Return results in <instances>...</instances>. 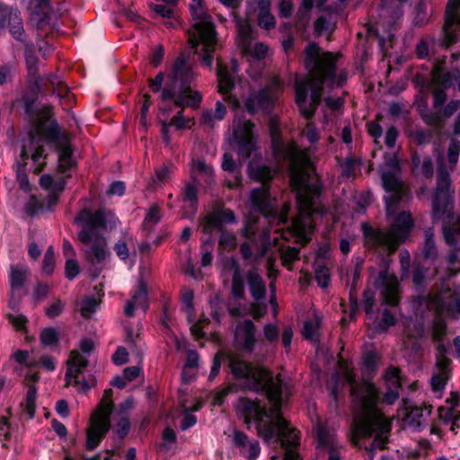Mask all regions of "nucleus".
I'll return each instance as SVG.
<instances>
[{
	"label": "nucleus",
	"mask_w": 460,
	"mask_h": 460,
	"mask_svg": "<svg viewBox=\"0 0 460 460\" xmlns=\"http://www.w3.org/2000/svg\"><path fill=\"white\" fill-rule=\"evenodd\" d=\"M453 84V76L445 72L439 64H435L431 70V78L424 82V86L431 92L433 107L441 108L447 101L446 91Z\"/></svg>",
	"instance_id": "obj_16"
},
{
	"label": "nucleus",
	"mask_w": 460,
	"mask_h": 460,
	"mask_svg": "<svg viewBox=\"0 0 460 460\" xmlns=\"http://www.w3.org/2000/svg\"><path fill=\"white\" fill-rule=\"evenodd\" d=\"M273 423V436L270 442L279 444L286 450L283 460H302L301 456L292 449L300 444L297 432L295 429L289 428L288 422L283 418L281 411L277 414Z\"/></svg>",
	"instance_id": "obj_14"
},
{
	"label": "nucleus",
	"mask_w": 460,
	"mask_h": 460,
	"mask_svg": "<svg viewBox=\"0 0 460 460\" xmlns=\"http://www.w3.org/2000/svg\"><path fill=\"white\" fill-rule=\"evenodd\" d=\"M31 272L28 267L22 264L10 266V289L13 291L20 290L26 283Z\"/></svg>",
	"instance_id": "obj_28"
},
{
	"label": "nucleus",
	"mask_w": 460,
	"mask_h": 460,
	"mask_svg": "<svg viewBox=\"0 0 460 460\" xmlns=\"http://www.w3.org/2000/svg\"><path fill=\"white\" fill-rule=\"evenodd\" d=\"M403 402L406 411L404 416L405 424L410 427L420 428V419L423 416V410L419 407L408 406V402L406 401H404Z\"/></svg>",
	"instance_id": "obj_38"
},
{
	"label": "nucleus",
	"mask_w": 460,
	"mask_h": 460,
	"mask_svg": "<svg viewBox=\"0 0 460 460\" xmlns=\"http://www.w3.org/2000/svg\"><path fill=\"white\" fill-rule=\"evenodd\" d=\"M319 326V322L316 320L314 323L306 321L304 323L303 335L306 340L313 341L315 338L316 331Z\"/></svg>",
	"instance_id": "obj_59"
},
{
	"label": "nucleus",
	"mask_w": 460,
	"mask_h": 460,
	"mask_svg": "<svg viewBox=\"0 0 460 460\" xmlns=\"http://www.w3.org/2000/svg\"><path fill=\"white\" fill-rule=\"evenodd\" d=\"M411 137L418 145H424L431 140L432 133L430 131L417 129L411 133Z\"/></svg>",
	"instance_id": "obj_60"
},
{
	"label": "nucleus",
	"mask_w": 460,
	"mask_h": 460,
	"mask_svg": "<svg viewBox=\"0 0 460 460\" xmlns=\"http://www.w3.org/2000/svg\"><path fill=\"white\" fill-rule=\"evenodd\" d=\"M335 28L336 20L334 19L332 13L323 14L314 22V35L315 37H320L324 32L332 34Z\"/></svg>",
	"instance_id": "obj_33"
},
{
	"label": "nucleus",
	"mask_w": 460,
	"mask_h": 460,
	"mask_svg": "<svg viewBox=\"0 0 460 460\" xmlns=\"http://www.w3.org/2000/svg\"><path fill=\"white\" fill-rule=\"evenodd\" d=\"M307 75L295 82L296 102L306 119L314 117L322 102L323 84L332 85L336 74V57L332 52H322L315 42L304 50Z\"/></svg>",
	"instance_id": "obj_3"
},
{
	"label": "nucleus",
	"mask_w": 460,
	"mask_h": 460,
	"mask_svg": "<svg viewBox=\"0 0 460 460\" xmlns=\"http://www.w3.org/2000/svg\"><path fill=\"white\" fill-rule=\"evenodd\" d=\"M194 73L187 65L186 58L179 57L173 63L172 71L167 75V81L159 95V111L167 114L172 107L198 109L202 102V94L192 89Z\"/></svg>",
	"instance_id": "obj_5"
},
{
	"label": "nucleus",
	"mask_w": 460,
	"mask_h": 460,
	"mask_svg": "<svg viewBox=\"0 0 460 460\" xmlns=\"http://www.w3.org/2000/svg\"><path fill=\"white\" fill-rule=\"evenodd\" d=\"M374 285L380 291L383 304L390 305L398 304V280L394 275L388 272L387 268L379 272Z\"/></svg>",
	"instance_id": "obj_20"
},
{
	"label": "nucleus",
	"mask_w": 460,
	"mask_h": 460,
	"mask_svg": "<svg viewBox=\"0 0 460 460\" xmlns=\"http://www.w3.org/2000/svg\"><path fill=\"white\" fill-rule=\"evenodd\" d=\"M40 380L38 373L27 374L23 380V385L28 387L26 394L25 403L22 402L21 406H24V411L27 412L30 419H33L36 411V397H37V387L35 383Z\"/></svg>",
	"instance_id": "obj_25"
},
{
	"label": "nucleus",
	"mask_w": 460,
	"mask_h": 460,
	"mask_svg": "<svg viewBox=\"0 0 460 460\" xmlns=\"http://www.w3.org/2000/svg\"><path fill=\"white\" fill-rule=\"evenodd\" d=\"M228 367L235 378L243 380V388L265 394L271 402V408L267 409L266 405L261 404L258 399L251 400L243 397L239 399L237 404L238 411L243 416L244 423L250 425L254 420L257 435L266 443H270L273 436V421L281 411L283 390L287 388L281 374L274 377L272 373L262 365L251 363L236 356L229 358Z\"/></svg>",
	"instance_id": "obj_1"
},
{
	"label": "nucleus",
	"mask_w": 460,
	"mask_h": 460,
	"mask_svg": "<svg viewBox=\"0 0 460 460\" xmlns=\"http://www.w3.org/2000/svg\"><path fill=\"white\" fill-rule=\"evenodd\" d=\"M40 12L38 25L43 26L46 24H54L57 20L56 14L50 10L49 0H38Z\"/></svg>",
	"instance_id": "obj_36"
},
{
	"label": "nucleus",
	"mask_w": 460,
	"mask_h": 460,
	"mask_svg": "<svg viewBox=\"0 0 460 460\" xmlns=\"http://www.w3.org/2000/svg\"><path fill=\"white\" fill-rule=\"evenodd\" d=\"M449 375L443 373H438L431 377V386L436 392L441 391L445 388L446 382L448 379Z\"/></svg>",
	"instance_id": "obj_63"
},
{
	"label": "nucleus",
	"mask_w": 460,
	"mask_h": 460,
	"mask_svg": "<svg viewBox=\"0 0 460 460\" xmlns=\"http://www.w3.org/2000/svg\"><path fill=\"white\" fill-rule=\"evenodd\" d=\"M55 253L53 246H49L42 261V272L46 275H51L55 270Z\"/></svg>",
	"instance_id": "obj_46"
},
{
	"label": "nucleus",
	"mask_w": 460,
	"mask_h": 460,
	"mask_svg": "<svg viewBox=\"0 0 460 460\" xmlns=\"http://www.w3.org/2000/svg\"><path fill=\"white\" fill-rule=\"evenodd\" d=\"M258 24L261 28L270 30L276 25L274 16L270 13V8L262 9L257 14Z\"/></svg>",
	"instance_id": "obj_47"
},
{
	"label": "nucleus",
	"mask_w": 460,
	"mask_h": 460,
	"mask_svg": "<svg viewBox=\"0 0 460 460\" xmlns=\"http://www.w3.org/2000/svg\"><path fill=\"white\" fill-rule=\"evenodd\" d=\"M314 274L315 279L321 288H324L329 286L330 273L328 268L325 266H318L315 269Z\"/></svg>",
	"instance_id": "obj_52"
},
{
	"label": "nucleus",
	"mask_w": 460,
	"mask_h": 460,
	"mask_svg": "<svg viewBox=\"0 0 460 460\" xmlns=\"http://www.w3.org/2000/svg\"><path fill=\"white\" fill-rule=\"evenodd\" d=\"M40 340L45 346L57 347L58 345L59 333L55 328H46L41 331Z\"/></svg>",
	"instance_id": "obj_41"
},
{
	"label": "nucleus",
	"mask_w": 460,
	"mask_h": 460,
	"mask_svg": "<svg viewBox=\"0 0 460 460\" xmlns=\"http://www.w3.org/2000/svg\"><path fill=\"white\" fill-rule=\"evenodd\" d=\"M252 21V20H248L247 17H245V19H243L237 15L234 17V22L238 31V36L241 40V44L244 50L249 49L250 41L253 39L252 28L251 25Z\"/></svg>",
	"instance_id": "obj_30"
},
{
	"label": "nucleus",
	"mask_w": 460,
	"mask_h": 460,
	"mask_svg": "<svg viewBox=\"0 0 460 460\" xmlns=\"http://www.w3.org/2000/svg\"><path fill=\"white\" fill-rule=\"evenodd\" d=\"M43 137L54 144L58 150V171L66 173L75 166L72 160V148L67 136L60 131V127L56 119L43 129Z\"/></svg>",
	"instance_id": "obj_13"
},
{
	"label": "nucleus",
	"mask_w": 460,
	"mask_h": 460,
	"mask_svg": "<svg viewBox=\"0 0 460 460\" xmlns=\"http://www.w3.org/2000/svg\"><path fill=\"white\" fill-rule=\"evenodd\" d=\"M64 310V304L60 299H57L53 304L45 309V314L49 318L58 317Z\"/></svg>",
	"instance_id": "obj_62"
},
{
	"label": "nucleus",
	"mask_w": 460,
	"mask_h": 460,
	"mask_svg": "<svg viewBox=\"0 0 460 460\" xmlns=\"http://www.w3.org/2000/svg\"><path fill=\"white\" fill-rule=\"evenodd\" d=\"M270 0H246V14L248 20H253L257 12L270 8Z\"/></svg>",
	"instance_id": "obj_40"
},
{
	"label": "nucleus",
	"mask_w": 460,
	"mask_h": 460,
	"mask_svg": "<svg viewBox=\"0 0 460 460\" xmlns=\"http://www.w3.org/2000/svg\"><path fill=\"white\" fill-rule=\"evenodd\" d=\"M84 221V225L78 233L77 237L81 243H87L94 236H101L99 229H106L107 222L104 212L101 209L92 212L87 208H84L79 217L75 218V222Z\"/></svg>",
	"instance_id": "obj_17"
},
{
	"label": "nucleus",
	"mask_w": 460,
	"mask_h": 460,
	"mask_svg": "<svg viewBox=\"0 0 460 460\" xmlns=\"http://www.w3.org/2000/svg\"><path fill=\"white\" fill-rule=\"evenodd\" d=\"M161 219V209L156 204L151 206L149 208L145 221L143 223V228L147 231H151V227L157 224Z\"/></svg>",
	"instance_id": "obj_43"
},
{
	"label": "nucleus",
	"mask_w": 460,
	"mask_h": 460,
	"mask_svg": "<svg viewBox=\"0 0 460 460\" xmlns=\"http://www.w3.org/2000/svg\"><path fill=\"white\" fill-rule=\"evenodd\" d=\"M190 11L193 20L192 30H188V43L190 48L195 49L199 55L203 64L211 68L213 65V53L217 44L216 26L212 17L202 10L201 5L190 4Z\"/></svg>",
	"instance_id": "obj_8"
},
{
	"label": "nucleus",
	"mask_w": 460,
	"mask_h": 460,
	"mask_svg": "<svg viewBox=\"0 0 460 460\" xmlns=\"http://www.w3.org/2000/svg\"><path fill=\"white\" fill-rule=\"evenodd\" d=\"M82 243L84 258L86 262L95 268L92 275L96 278L102 270V268L97 269L96 266L102 264L111 255L107 239L103 235L94 236L89 242Z\"/></svg>",
	"instance_id": "obj_18"
},
{
	"label": "nucleus",
	"mask_w": 460,
	"mask_h": 460,
	"mask_svg": "<svg viewBox=\"0 0 460 460\" xmlns=\"http://www.w3.org/2000/svg\"><path fill=\"white\" fill-rule=\"evenodd\" d=\"M9 322L16 328L18 331L26 332V323H28V319L23 314L13 315L12 314H6Z\"/></svg>",
	"instance_id": "obj_56"
},
{
	"label": "nucleus",
	"mask_w": 460,
	"mask_h": 460,
	"mask_svg": "<svg viewBox=\"0 0 460 460\" xmlns=\"http://www.w3.org/2000/svg\"><path fill=\"white\" fill-rule=\"evenodd\" d=\"M460 6V0H448L445 12V24L443 27V45L449 47L457 41V35L453 29L456 24L460 25V15L457 8Z\"/></svg>",
	"instance_id": "obj_21"
},
{
	"label": "nucleus",
	"mask_w": 460,
	"mask_h": 460,
	"mask_svg": "<svg viewBox=\"0 0 460 460\" xmlns=\"http://www.w3.org/2000/svg\"><path fill=\"white\" fill-rule=\"evenodd\" d=\"M446 323L440 318H436L433 323L432 338L435 341L439 342L446 334Z\"/></svg>",
	"instance_id": "obj_54"
},
{
	"label": "nucleus",
	"mask_w": 460,
	"mask_h": 460,
	"mask_svg": "<svg viewBox=\"0 0 460 460\" xmlns=\"http://www.w3.org/2000/svg\"><path fill=\"white\" fill-rule=\"evenodd\" d=\"M100 302V299L97 300L93 296L87 297L86 299H84L80 309L82 315L85 318H89L92 315V314H93L96 311V308Z\"/></svg>",
	"instance_id": "obj_48"
},
{
	"label": "nucleus",
	"mask_w": 460,
	"mask_h": 460,
	"mask_svg": "<svg viewBox=\"0 0 460 460\" xmlns=\"http://www.w3.org/2000/svg\"><path fill=\"white\" fill-rule=\"evenodd\" d=\"M130 423L127 415L121 416L117 425V435L122 440L128 434Z\"/></svg>",
	"instance_id": "obj_64"
},
{
	"label": "nucleus",
	"mask_w": 460,
	"mask_h": 460,
	"mask_svg": "<svg viewBox=\"0 0 460 460\" xmlns=\"http://www.w3.org/2000/svg\"><path fill=\"white\" fill-rule=\"evenodd\" d=\"M41 140L42 137H39L36 130L30 131L28 147L29 151H32L31 159L35 164H37L40 158L47 157L45 148L40 145Z\"/></svg>",
	"instance_id": "obj_34"
},
{
	"label": "nucleus",
	"mask_w": 460,
	"mask_h": 460,
	"mask_svg": "<svg viewBox=\"0 0 460 460\" xmlns=\"http://www.w3.org/2000/svg\"><path fill=\"white\" fill-rule=\"evenodd\" d=\"M41 140L42 137H39L36 130L30 131L28 147L29 151H32L31 159L35 164H37L40 158L47 157L45 148L40 145Z\"/></svg>",
	"instance_id": "obj_35"
},
{
	"label": "nucleus",
	"mask_w": 460,
	"mask_h": 460,
	"mask_svg": "<svg viewBox=\"0 0 460 460\" xmlns=\"http://www.w3.org/2000/svg\"><path fill=\"white\" fill-rule=\"evenodd\" d=\"M418 170L419 171H417V173H420L426 178H431L433 175L432 159L429 156H425Z\"/></svg>",
	"instance_id": "obj_61"
},
{
	"label": "nucleus",
	"mask_w": 460,
	"mask_h": 460,
	"mask_svg": "<svg viewBox=\"0 0 460 460\" xmlns=\"http://www.w3.org/2000/svg\"><path fill=\"white\" fill-rule=\"evenodd\" d=\"M255 332L256 328L252 320L238 323L235 336L243 351L248 353L253 351L256 343Z\"/></svg>",
	"instance_id": "obj_22"
},
{
	"label": "nucleus",
	"mask_w": 460,
	"mask_h": 460,
	"mask_svg": "<svg viewBox=\"0 0 460 460\" xmlns=\"http://www.w3.org/2000/svg\"><path fill=\"white\" fill-rule=\"evenodd\" d=\"M460 152V142L456 139H451L447 150L448 162L451 164H456Z\"/></svg>",
	"instance_id": "obj_58"
},
{
	"label": "nucleus",
	"mask_w": 460,
	"mask_h": 460,
	"mask_svg": "<svg viewBox=\"0 0 460 460\" xmlns=\"http://www.w3.org/2000/svg\"><path fill=\"white\" fill-rule=\"evenodd\" d=\"M271 105V96L265 89L252 92L244 101V108L250 114H254L259 110L268 111Z\"/></svg>",
	"instance_id": "obj_24"
},
{
	"label": "nucleus",
	"mask_w": 460,
	"mask_h": 460,
	"mask_svg": "<svg viewBox=\"0 0 460 460\" xmlns=\"http://www.w3.org/2000/svg\"><path fill=\"white\" fill-rule=\"evenodd\" d=\"M450 176L443 164L437 169V186L432 197L431 219L436 224L442 221L445 242L454 246L460 239V216L453 212V196L450 190Z\"/></svg>",
	"instance_id": "obj_6"
},
{
	"label": "nucleus",
	"mask_w": 460,
	"mask_h": 460,
	"mask_svg": "<svg viewBox=\"0 0 460 460\" xmlns=\"http://www.w3.org/2000/svg\"><path fill=\"white\" fill-rule=\"evenodd\" d=\"M254 124L245 119H238L234 128V136L237 141V154L240 158H249L255 149L252 129Z\"/></svg>",
	"instance_id": "obj_19"
},
{
	"label": "nucleus",
	"mask_w": 460,
	"mask_h": 460,
	"mask_svg": "<svg viewBox=\"0 0 460 460\" xmlns=\"http://www.w3.org/2000/svg\"><path fill=\"white\" fill-rule=\"evenodd\" d=\"M218 244L224 250H234L237 246L236 236L226 229H221Z\"/></svg>",
	"instance_id": "obj_42"
},
{
	"label": "nucleus",
	"mask_w": 460,
	"mask_h": 460,
	"mask_svg": "<svg viewBox=\"0 0 460 460\" xmlns=\"http://www.w3.org/2000/svg\"><path fill=\"white\" fill-rule=\"evenodd\" d=\"M420 252L422 258L433 263L438 257V250L434 239V227L430 226L424 231V240L421 243Z\"/></svg>",
	"instance_id": "obj_27"
},
{
	"label": "nucleus",
	"mask_w": 460,
	"mask_h": 460,
	"mask_svg": "<svg viewBox=\"0 0 460 460\" xmlns=\"http://www.w3.org/2000/svg\"><path fill=\"white\" fill-rule=\"evenodd\" d=\"M183 201H189L190 206L198 203V190L195 184L188 182L182 191Z\"/></svg>",
	"instance_id": "obj_50"
},
{
	"label": "nucleus",
	"mask_w": 460,
	"mask_h": 460,
	"mask_svg": "<svg viewBox=\"0 0 460 460\" xmlns=\"http://www.w3.org/2000/svg\"><path fill=\"white\" fill-rule=\"evenodd\" d=\"M79 264L73 258L66 259L65 275L68 279H74L79 274Z\"/></svg>",
	"instance_id": "obj_55"
},
{
	"label": "nucleus",
	"mask_w": 460,
	"mask_h": 460,
	"mask_svg": "<svg viewBox=\"0 0 460 460\" xmlns=\"http://www.w3.org/2000/svg\"><path fill=\"white\" fill-rule=\"evenodd\" d=\"M9 27L12 35L19 41L25 42L24 30L22 18L17 12H9Z\"/></svg>",
	"instance_id": "obj_37"
},
{
	"label": "nucleus",
	"mask_w": 460,
	"mask_h": 460,
	"mask_svg": "<svg viewBox=\"0 0 460 460\" xmlns=\"http://www.w3.org/2000/svg\"><path fill=\"white\" fill-rule=\"evenodd\" d=\"M429 269L424 267L420 262L414 261L411 265V270L406 275H411V282L420 294L426 291L427 274Z\"/></svg>",
	"instance_id": "obj_29"
},
{
	"label": "nucleus",
	"mask_w": 460,
	"mask_h": 460,
	"mask_svg": "<svg viewBox=\"0 0 460 460\" xmlns=\"http://www.w3.org/2000/svg\"><path fill=\"white\" fill-rule=\"evenodd\" d=\"M246 279L252 297L260 301L266 296V285L257 268H252L246 272Z\"/></svg>",
	"instance_id": "obj_26"
},
{
	"label": "nucleus",
	"mask_w": 460,
	"mask_h": 460,
	"mask_svg": "<svg viewBox=\"0 0 460 460\" xmlns=\"http://www.w3.org/2000/svg\"><path fill=\"white\" fill-rule=\"evenodd\" d=\"M395 323V318L394 314L390 312L389 309H385L383 311L382 319L377 324V332H387L388 328L390 326L394 325Z\"/></svg>",
	"instance_id": "obj_49"
},
{
	"label": "nucleus",
	"mask_w": 460,
	"mask_h": 460,
	"mask_svg": "<svg viewBox=\"0 0 460 460\" xmlns=\"http://www.w3.org/2000/svg\"><path fill=\"white\" fill-rule=\"evenodd\" d=\"M389 170L383 171L381 179L384 188L390 195L385 199L386 215L391 217L395 213L397 205L404 199L408 198V190L405 185L399 180L397 173L400 171L399 161L395 155H389L385 161Z\"/></svg>",
	"instance_id": "obj_11"
},
{
	"label": "nucleus",
	"mask_w": 460,
	"mask_h": 460,
	"mask_svg": "<svg viewBox=\"0 0 460 460\" xmlns=\"http://www.w3.org/2000/svg\"><path fill=\"white\" fill-rule=\"evenodd\" d=\"M414 226L411 213L403 210L394 216L387 228L363 226L364 235L369 248L390 255L409 239Z\"/></svg>",
	"instance_id": "obj_7"
},
{
	"label": "nucleus",
	"mask_w": 460,
	"mask_h": 460,
	"mask_svg": "<svg viewBox=\"0 0 460 460\" xmlns=\"http://www.w3.org/2000/svg\"><path fill=\"white\" fill-rule=\"evenodd\" d=\"M217 77H218V88L219 93L224 96V100L232 105L234 109L240 108V102L238 99L229 93L234 88L235 83L232 75L228 73L227 67L223 66L220 63L217 65Z\"/></svg>",
	"instance_id": "obj_23"
},
{
	"label": "nucleus",
	"mask_w": 460,
	"mask_h": 460,
	"mask_svg": "<svg viewBox=\"0 0 460 460\" xmlns=\"http://www.w3.org/2000/svg\"><path fill=\"white\" fill-rule=\"evenodd\" d=\"M289 160L290 181L301 215H323L327 209L320 200L322 185L314 164L304 153L297 150L289 152Z\"/></svg>",
	"instance_id": "obj_4"
},
{
	"label": "nucleus",
	"mask_w": 460,
	"mask_h": 460,
	"mask_svg": "<svg viewBox=\"0 0 460 460\" xmlns=\"http://www.w3.org/2000/svg\"><path fill=\"white\" fill-rule=\"evenodd\" d=\"M231 295L234 300L245 299L244 279L241 273L240 267L236 262H234V272L231 282Z\"/></svg>",
	"instance_id": "obj_32"
},
{
	"label": "nucleus",
	"mask_w": 460,
	"mask_h": 460,
	"mask_svg": "<svg viewBox=\"0 0 460 460\" xmlns=\"http://www.w3.org/2000/svg\"><path fill=\"white\" fill-rule=\"evenodd\" d=\"M32 42L25 44V63L27 69V84L32 93H47L49 85L52 86V93L63 98L67 93V87L63 84L56 74L39 75V59L34 53Z\"/></svg>",
	"instance_id": "obj_9"
},
{
	"label": "nucleus",
	"mask_w": 460,
	"mask_h": 460,
	"mask_svg": "<svg viewBox=\"0 0 460 460\" xmlns=\"http://www.w3.org/2000/svg\"><path fill=\"white\" fill-rule=\"evenodd\" d=\"M131 299L137 304V305L140 306L144 311L147 309V284L143 278L139 279L137 289L135 291Z\"/></svg>",
	"instance_id": "obj_39"
},
{
	"label": "nucleus",
	"mask_w": 460,
	"mask_h": 460,
	"mask_svg": "<svg viewBox=\"0 0 460 460\" xmlns=\"http://www.w3.org/2000/svg\"><path fill=\"white\" fill-rule=\"evenodd\" d=\"M300 249L296 247H283L280 248V257L283 265L288 267L296 260L299 259Z\"/></svg>",
	"instance_id": "obj_45"
},
{
	"label": "nucleus",
	"mask_w": 460,
	"mask_h": 460,
	"mask_svg": "<svg viewBox=\"0 0 460 460\" xmlns=\"http://www.w3.org/2000/svg\"><path fill=\"white\" fill-rule=\"evenodd\" d=\"M192 171L197 172L199 174H203L207 176V181L208 182L209 180L212 178V168L208 165L204 159H198L197 161L193 162L192 164Z\"/></svg>",
	"instance_id": "obj_53"
},
{
	"label": "nucleus",
	"mask_w": 460,
	"mask_h": 460,
	"mask_svg": "<svg viewBox=\"0 0 460 460\" xmlns=\"http://www.w3.org/2000/svg\"><path fill=\"white\" fill-rule=\"evenodd\" d=\"M241 164H237L231 154L225 153L222 161V169L229 172H235L240 168Z\"/></svg>",
	"instance_id": "obj_57"
},
{
	"label": "nucleus",
	"mask_w": 460,
	"mask_h": 460,
	"mask_svg": "<svg viewBox=\"0 0 460 460\" xmlns=\"http://www.w3.org/2000/svg\"><path fill=\"white\" fill-rule=\"evenodd\" d=\"M248 173L252 179L262 182L260 188L252 190L251 201L258 211L267 215L271 208L268 182L272 180L275 171L269 166L259 165L250 162L248 164Z\"/></svg>",
	"instance_id": "obj_12"
},
{
	"label": "nucleus",
	"mask_w": 460,
	"mask_h": 460,
	"mask_svg": "<svg viewBox=\"0 0 460 460\" xmlns=\"http://www.w3.org/2000/svg\"><path fill=\"white\" fill-rule=\"evenodd\" d=\"M347 381L350 384V395L355 408L353 430L350 442L358 447L360 437L369 438L376 434L371 449L385 448L388 434L391 431V421L386 420L376 407L377 391L374 384L364 380L357 384L352 374H347Z\"/></svg>",
	"instance_id": "obj_2"
},
{
	"label": "nucleus",
	"mask_w": 460,
	"mask_h": 460,
	"mask_svg": "<svg viewBox=\"0 0 460 460\" xmlns=\"http://www.w3.org/2000/svg\"><path fill=\"white\" fill-rule=\"evenodd\" d=\"M111 389L105 390L101 402L91 415L85 443V447L89 451L94 450L111 429V415L114 407Z\"/></svg>",
	"instance_id": "obj_10"
},
{
	"label": "nucleus",
	"mask_w": 460,
	"mask_h": 460,
	"mask_svg": "<svg viewBox=\"0 0 460 460\" xmlns=\"http://www.w3.org/2000/svg\"><path fill=\"white\" fill-rule=\"evenodd\" d=\"M314 0H302L301 4L296 14L295 26L299 31H305L311 19V11Z\"/></svg>",
	"instance_id": "obj_31"
},
{
	"label": "nucleus",
	"mask_w": 460,
	"mask_h": 460,
	"mask_svg": "<svg viewBox=\"0 0 460 460\" xmlns=\"http://www.w3.org/2000/svg\"><path fill=\"white\" fill-rule=\"evenodd\" d=\"M26 166L27 163H17L16 180L19 183L21 190L28 193L31 190V188L26 173Z\"/></svg>",
	"instance_id": "obj_44"
},
{
	"label": "nucleus",
	"mask_w": 460,
	"mask_h": 460,
	"mask_svg": "<svg viewBox=\"0 0 460 460\" xmlns=\"http://www.w3.org/2000/svg\"><path fill=\"white\" fill-rule=\"evenodd\" d=\"M89 364L87 358H84L77 350H72L66 361L67 369L65 376L66 386L71 385L74 380V385L78 386L79 393H86L92 387L96 385V379L94 376H90L88 379H79V375L82 373Z\"/></svg>",
	"instance_id": "obj_15"
},
{
	"label": "nucleus",
	"mask_w": 460,
	"mask_h": 460,
	"mask_svg": "<svg viewBox=\"0 0 460 460\" xmlns=\"http://www.w3.org/2000/svg\"><path fill=\"white\" fill-rule=\"evenodd\" d=\"M428 21L426 5L424 3L420 2L415 6V16L413 19V24L415 26H423Z\"/></svg>",
	"instance_id": "obj_51"
}]
</instances>
